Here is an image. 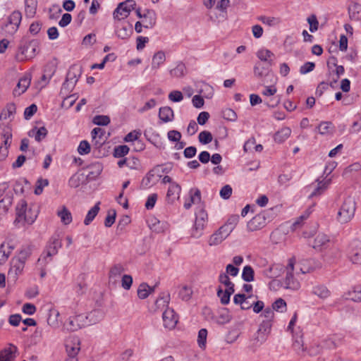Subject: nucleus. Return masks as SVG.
Segmentation results:
<instances>
[{
	"label": "nucleus",
	"mask_w": 361,
	"mask_h": 361,
	"mask_svg": "<svg viewBox=\"0 0 361 361\" xmlns=\"http://www.w3.org/2000/svg\"><path fill=\"white\" fill-rule=\"evenodd\" d=\"M39 45L38 40L23 37L18 47V52L16 55L18 60L24 61L35 57L38 52Z\"/></svg>",
	"instance_id": "obj_1"
},
{
	"label": "nucleus",
	"mask_w": 361,
	"mask_h": 361,
	"mask_svg": "<svg viewBox=\"0 0 361 361\" xmlns=\"http://www.w3.org/2000/svg\"><path fill=\"white\" fill-rule=\"evenodd\" d=\"M170 301V294L168 293L165 296L159 297L156 300V305L159 306L161 302L163 303V306H166L167 308L164 310L162 314V319L164 326L165 328L169 329H173L176 327L178 317L172 308L168 307Z\"/></svg>",
	"instance_id": "obj_2"
},
{
	"label": "nucleus",
	"mask_w": 361,
	"mask_h": 361,
	"mask_svg": "<svg viewBox=\"0 0 361 361\" xmlns=\"http://www.w3.org/2000/svg\"><path fill=\"white\" fill-rule=\"evenodd\" d=\"M356 203L354 198L348 197L344 200L338 211L337 221L341 224L348 223L354 217Z\"/></svg>",
	"instance_id": "obj_3"
},
{
	"label": "nucleus",
	"mask_w": 361,
	"mask_h": 361,
	"mask_svg": "<svg viewBox=\"0 0 361 361\" xmlns=\"http://www.w3.org/2000/svg\"><path fill=\"white\" fill-rule=\"evenodd\" d=\"M31 212L30 209L27 210V204L25 200H20L16 207V219L14 224L16 226L20 227L25 224L31 225L35 221L37 215L31 216L29 213Z\"/></svg>",
	"instance_id": "obj_4"
},
{
	"label": "nucleus",
	"mask_w": 361,
	"mask_h": 361,
	"mask_svg": "<svg viewBox=\"0 0 361 361\" xmlns=\"http://www.w3.org/2000/svg\"><path fill=\"white\" fill-rule=\"evenodd\" d=\"M195 215V224L191 230V237L199 238L203 233V230L207 223L208 216L203 209H200L196 212Z\"/></svg>",
	"instance_id": "obj_5"
},
{
	"label": "nucleus",
	"mask_w": 361,
	"mask_h": 361,
	"mask_svg": "<svg viewBox=\"0 0 361 361\" xmlns=\"http://www.w3.org/2000/svg\"><path fill=\"white\" fill-rule=\"evenodd\" d=\"M86 326H88L85 314H80L69 317L63 324V327L68 331H76Z\"/></svg>",
	"instance_id": "obj_6"
},
{
	"label": "nucleus",
	"mask_w": 361,
	"mask_h": 361,
	"mask_svg": "<svg viewBox=\"0 0 361 361\" xmlns=\"http://www.w3.org/2000/svg\"><path fill=\"white\" fill-rule=\"evenodd\" d=\"M136 3L134 0H126L118 4L117 8L114 11V18L121 20L127 18L132 10L135 9Z\"/></svg>",
	"instance_id": "obj_7"
},
{
	"label": "nucleus",
	"mask_w": 361,
	"mask_h": 361,
	"mask_svg": "<svg viewBox=\"0 0 361 361\" xmlns=\"http://www.w3.org/2000/svg\"><path fill=\"white\" fill-rule=\"evenodd\" d=\"M61 245V242L60 241L59 236H52L50 238L48 245L46 246L41 257L38 259V262H40L41 260L47 261L48 257H51L56 255Z\"/></svg>",
	"instance_id": "obj_8"
},
{
	"label": "nucleus",
	"mask_w": 361,
	"mask_h": 361,
	"mask_svg": "<svg viewBox=\"0 0 361 361\" xmlns=\"http://www.w3.org/2000/svg\"><path fill=\"white\" fill-rule=\"evenodd\" d=\"M22 20V14L19 11H14L8 17L5 25L6 32L9 35H14L19 28Z\"/></svg>",
	"instance_id": "obj_9"
},
{
	"label": "nucleus",
	"mask_w": 361,
	"mask_h": 361,
	"mask_svg": "<svg viewBox=\"0 0 361 361\" xmlns=\"http://www.w3.org/2000/svg\"><path fill=\"white\" fill-rule=\"evenodd\" d=\"M348 257L354 264H361V240H353L349 245Z\"/></svg>",
	"instance_id": "obj_10"
},
{
	"label": "nucleus",
	"mask_w": 361,
	"mask_h": 361,
	"mask_svg": "<svg viewBox=\"0 0 361 361\" xmlns=\"http://www.w3.org/2000/svg\"><path fill=\"white\" fill-rule=\"evenodd\" d=\"M231 232L224 225L221 226L218 231L212 234L209 240L210 246L217 245L226 239Z\"/></svg>",
	"instance_id": "obj_11"
},
{
	"label": "nucleus",
	"mask_w": 361,
	"mask_h": 361,
	"mask_svg": "<svg viewBox=\"0 0 361 361\" xmlns=\"http://www.w3.org/2000/svg\"><path fill=\"white\" fill-rule=\"evenodd\" d=\"M271 326L272 322L262 321L259 324L255 339L260 343H264L271 332Z\"/></svg>",
	"instance_id": "obj_12"
},
{
	"label": "nucleus",
	"mask_w": 361,
	"mask_h": 361,
	"mask_svg": "<svg viewBox=\"0 0 361 361\" xmlns=\"http://www.w3.org/2000/svg\"><path fill=\"white\" fill-rule=\"evenodd\" d=\"M266 224L267 217L265 213H259L248 221L247 226L249 231H255L264 227Z\"/></svg>",
	"instance_id": "obj_13"
},
{
	"label": "nucleus",
	"mask_w": 361,
	"mask_h": 361,
	"mask_svg": "<svg viewBox=\"0 0 361 361\" xmlns=\"http://www.w3.org/2000/svg\"><path fill=\"white\" fill-rule=\"evenodd\" d=\"M24 267L25 264L13 257L11 261L8 276L12 277L13 280H16L18 276L23 273Z\"/></svg>",
	"instance_id": "obj_14"
},
{
	"label": "nucleus",
	"mask_w": 361,
	"mask_h": 361,
	"mask_svg": "<svg viewBox=\"0 0 361 361\" xmlns=\"http://www.w3.org/2000/svg\"><path fill=\"white\" fill-rule=\"evenodd\" d=\"M143 27L151 29L157 23V14L154 10L146 9L143 13Z\"/></svg>",
	"instance_id": "obj_15"
},
{
	"label": "nucleus",
	"mask_w": 361,
	"mask_h": 361,
	"mask_svg": "<svg viewBox=\"0 0 361 361\" xmlns=\"http://www.w3.org/2000/svg\"><path fill=\"white\" fill-rule=\"evenodd\" d=\"M31 82V78L28 75L23 76L21 78L16 87L13 90V94L15 97L20 96L23 94L27 89L29 87Z\"/></svg>",
	"instance_id": "obj_16"
},
{
	"label": "nucleus",
	"mask_w": 361,
	"mask_h": 361,
	"mask_svg": "<svg viewBox=\"0 0 361 361\" xmlns=\"http://www.w3.org/2000/svg\"><path fill=\"white\" fill-rule=\"evenodd\" d=\"M17 350L16 346L10 344L8 348L0 351V361H14Z\"/></svg>",
	"instance_id": "obj_17"
},
{
	"label": "nucleus",
	"mask_w": 361,
	"mask_h": 361,
	"mask_svg": "<svg viewBox=\"0 0 361 361\" xmlns=\"http://www.w3.org/2000/svg\"><path fill=\"white\" fill-rule=\"evenodd\" d=\"M89 170L87 178L90 180H95L102 173L103 166L100 162H94L87 166Z\"/></svg>",
	"instance_id": "obj_18"
},
{
	"label": "nucleus",
	"mask_w": 361,
	"mask_h": 361,
	"mask_svg": "<svg viewBox=\"0 0 361 361\" xmlns=\"http://www.w3.org/2000/svg\"><path fill=\"white\" fill-rule=\"evenodd\" d=\"M5 196L0 200V213H6L13 204V194L9 189L6 190Z\"/></svg>",
	"instance_id": "obj_19"
},
{
	"label": "nucleus",
	"mask_w": 361,
	"mask_h": 361,
	"mask_svg": "<svg viewBox=\"0 0 361 361\" xmlns=\"http://www.w3.org/2000/svg\"><path fill=\"white\" fill-rule=\"evenodd\" d=\"M5 196L0 200V213H6L13 204V194L9 189L6 190Z\"/></svg>",
	"instance_id": "obj_20"
},
{
	"label": "nucleus",
	"mask_w": 361,
	"mask_h": 361,
	"mask_svg": "<svg viewBox=\"0 0 361 361\" xmlns=\"http://www.w3.org/2000/svg\"><path fill=\"white\" fill-rule=\"evenodd\" d=\"M181 188L177 183H172L168 189L166 193V200L169 203H173L176 199L179 197Z\"/></svg>",
	"instance_id": "obj_21"
},
{
	"label": "nucleus",
	"mask_w": 361,
	"mask_h": 361,
	"mask_svg": "<svg viewBox=\"0 0 361 361\" xmlns=\"http://www.w3.org/2000/svg\"><path fill=\"white\" fill-rule=\"evenodd\" d=\"M33 247L34 246L32 245L23 246L14 257L25 264L26 261L30 258L32 253Z\"/></svg>",
	"instance_id": "obj_22"
},
{
	"label": "nucleus",
	"mask_w": 361,
	"mask_h": 361,
	"mask_svg": "<svg viewBox=\"0 0 361 361\" xmlns=\"http://www.w3.org/2000/svg\"><path fill=\"white\" fill-rule=\"evenodd\" d=\"M348 14L352 20H361V4L353 2L348 6Z\"/></svg>",
	"instance_id": "obj_23"
},
{
	"label": "nucleus",
	"mask_w": 361,
	"mask_h": 361,
	"mask_svg": "<svg viewBox=\"0 0 361 361\" xmlns=\"http://www.w3.org/2000/svg\"><path fill=\"white\" fill-rule=\"evenodd\" d=\"M284 284V287L286 289H290L293 290H298L300 287L299 281L294 278L293 274L291 272H286Z\"/></svg>",
	"instance_id": "obj_24"
},
{
	"label": "nucleus",
	"mask_w": 361,
	"mask_h": 361,
	"mask_svg": "<svg viewBox=\"0 0 361 361\" xmlns=\"http://www.w3.org/2000/svg\"><path fill=\"white\" fill-rule=\"evenodd\" d=\"M66 350L68 357L66 360L75 359L78 360L76 355L80 350V342L77 340L75 343H67L66 344Z\"/></svg>",
	"instance_id": "obj_25"
},
{
	"label": "nucleus",
	"mask_w": 361,
	"mask_h": 361,
	"mask_svg": "<svg viewBox=\"0 0 361 361\" xmlns=\"http://www.w3.org/2000/svg\"><path fill=\"white\" fill-rule=\"evenodd\" d=\"M16 113V104L13 102L6 104L0 114V121L6 120L10 118H13Z\"/></svg>",
	"instance_id": "obj_26"
},
{
	"label": "nucleus",
	"mask_w": 361,
	"mask_h": 361,
	"mask_svg": "<svg viewBox=\"0 0 361 361\" xmlns=\"http://www.w3.org/2000/svg\"><path fill=\"white\" fill-rule=\"evenodd\" d=\"M159 118L164 123L173 121L174 118L173 109L170 106L161 107L159 111Z\"/></svg>",
	"instance_id": "obj_27"
},
{
	"label": "nucleus",
	"mask_w": 361,
	"mask_h": 361,
	"mask_svg": "<svg viewBox=\"0 0 361 361\" xmlns=\"http://www.w3.org/2000/svg\"><path fill=\"white\" fill-rule=\"evenodd\" d=\"M47 133L48 130L44 126L39 128L35 127L28 132V135L30 137L34 136L35 140L39 142L47 137Z\"/></svg>",
	"instance_id": "obj_28"
},
{
	"label": "nucleus",
	"mask_w": 361,
	"mask_h": 361,
	"mask_svg": "<svg viewBox=\"0 0 361 361\" xmlns=\"http://www.w3.org/2000/svg\"><path fill=\"white\" fill-rule=\"evenodd\" d=\"M330 240L329 237L324 233H319L314 240V245H312L314 249L322 250L327 247Z\"/></svg>",
	"instance_id": "obj_29"
},
{
	"label": "nucleus",
	"mask_w": 361,
	"mask_h": 361,
	"mask_svg": "<svg viewBox=\"0 0 361 361\" xmlns=\"http://www.w3.org/2000/svg\"><path fill=\"white\" fill-rule=\"evenodd\" d=\"M81 74V70L76 66H72L68 70L66 80L72 83V86H75Z\"/></svg>",
	"instance_id": "obj_30"
},
{
	"label": "nucleus",
	"mask_w": 361,
	"mask_h": 361,
	"mask_svg": "<svg viewBox=\"0 0 361 361\" xmlns=\"http://www.w3.org/2000/svg\"><path fill=\"white\" fill-rule=\"evenodd\" d=\"M274 54L269 49H262L257 52L258 59L264 62H267L269 66L273 65V60L271 58Z\"/></svg>",
	"instance_id": "obj_31"
},
{
	"label": "nucleus",
	"mask_w": 361,
	"mask_h": 361,
	"mask_svg": "<svg viewBox=\"0 0 361 361\" xmlns=\"http://www.w3.org/2000/svg\"><path fill=\"white\" fill-rule=\"evenodd\" d=\"M88 325L99 322L103 318V312L99 310H94L85 315Z\"/></svg>",
	"instance_id": "obj_32"
},
{
	"label": "nucleus",
	"mask_w": 361,
	"mask_h": 361,
	"mask_svg": "<svg viewBox=\"0 0 361 361\" xmlns=\"http://www.w3.org/2000/svg\"><path fill=\"white\" fill-rule=\"evenodd\" d=\"M283 267L279 264L273 265L263 271L264 275L269 279H274L280 275V271Z\"/></svg>",
	"instance_id": "obj_33"
},
{
	"label": "nucleus",
	"mask_w": 361,
	"mask_h": 361,
	"mask_svg": "<svg viewBox=\"0 0 361 361\" xmlns=\"http://www.w3.org/2000/svg\"><path fill=\"white\" fill-rule=\"evenodd\" d=\"M13 247L8 244L6 246L4 243L0 245V265L4 264L9 257Z\"/></svg>",
	"instance_id": "obj_34"
},
{
	"label": "nucleus",
	"mask_w": 361,
	"mask_h": 361,
	"mask_svg": "<svg viewBox=\"0 0 361 361\" xmlns=\"http://www.w3.org/2000/svg\"><path fill=\"white\" fill-rule=\"evenodd\" d=\"M291 130L289 128H283L276 132L274 136L276 142L281 143L284 142L290 135Z\"/></svg>",
	"instance_id": "obj_35"
},
{
	"label": "nucleus",
	"mask_w": 361,
	"mask_h": 361,
	"mask_svg": "<svg viewBox=\"0 0 361 361\" xmlns=\"http://www.w3.org/2000/svg\"><path fill=\"white\" fill-rule=\"evenodd\" d=\"M166 60L165 54L162 51H159L154 54L152 58V68L158 69L161 64Z\"/></svg>",
	"instance_id": "obj_36"
},
{
	"label": "nucleus",
	"mask_w": 361,
	"mask_h": 361,
	"mask_svg": "<svg viewBox=\"0 0 361 361\" xmlns=\"http://www.w3.org/2000/svg\"><path fill=\"white\" fill-rule=\"evenodd\" d=\"M99 204L100 202H97L94 206L89 210L84 220L85 225H89L97 215L99 211Z\"/></svg>",
	"instance_id": "obj_37"
},
{
	"label": "nucleus",
	"mask_w": 361,
	"mask_h": 361,
	"mask_svg": "<svg viewBox=\"0 0 361 361\" xmlns=\"http://www.w3.org/2000/svg\"><path fill=\"white\" fill-rule=\"evenodd\" d=\"M312 293L322 299H325L330 295L329 290L323 285H317L313 287Z\"/></svg>",
	"instance_id": "obj_38"
},
{
	"label": "nucleus",
	"mask_w": 361,
	"mask_h": 361,
	"mask_svg": "<svg viewBox=\"0 0 361 361\" xmlns=\"http://www.w3.org/2000/svg\"><path fill=\"white\" fill-rule=\"evenodd\" d=\"M57 214L61 218V222L65 225H68L72 221L71 213L65 206L57 212Z\"/></svg>",
	"instance_id": "obj_39"
},
{
	"label": "nucleus",
	"mask_w": 361,
	"mask_h": 361,
	"mask_svg": "<svg viewBox=\"0 0 361 361\" xmlns=\"http://www.w3.org/2000/svg\"><path fill=\"white\" fill-rule=\"evenodd\" d=\"M232 319V316L228 308H222L219 311L217 322L220 324H227Z\"/></svg>",
	"instance_id": "obj_40"
},
{
	"label": "nucleus",
	"mask_w": 361,
	"mask_h": 361,
	"mask_svg": "<svg viewBox=\"0 0 361 361\" xmlns=\"http://www.w3.org/2000/svg\"><path fill=\"white\" fill-rule=\"evenodd\" d=\"M317 128L321 135L331 134L334 131V126L332 123L327 121L321 122Z\"/></svg>",
	"instance_id": "obj_41"
},
{
	"label": "nucleus",
	"mask_w": 361,
	"mask_h": 361,
	"mask_svg": "<svg viewBox=\"0 0 361 361\" xmlns=\"http://www.w3.org/2000/svg\"><path fill=\"white\" fill-rule=\"evenodd\" d=\"M192 295V290L188 286H183L180 288L178 297L184 301H188Z\"/></svg>",
	"instance_id": "obj_42"
},
{
	"label": "nucleus",
	"mask_w": 361,
	"mask_h": 361,
	"mask_svg": "<svg viewBox=\"0 0 361 361\" xmlns=\"http://www.w3.org/2000/svg\"><path fill=\"white\" fill-rule=\"evenodd\" d=\"M255 271L252 267L247 265L243 268L242 273V279L245 282H251L254 281Z\"/></svg>",
	"instance_id": "obj_43"
},
{
	"label": "nucleus",
	"mask_w": 361,
	"mask_h": 361,
	"mask_svg": "<svg viewBox=\"0 0 361 361\" xmlns=\"http://www.w3.org/2000/svg\"><path fill=\"white\" fill-rule=\"evenodd\" d=\"M151 287L146 283H142L137 288V296L140 299H145L150 294Z\"/></svg>",
	"instance_id": "obj_44"
},
{
	"label": "nucleus",
	"mask_w": 361,
	"mask_h": 361,
	"mask_svg": "<svg viewBox=\"0 0 361 361\" xmlns=\"http://www.w3.org/2000/svg\"><path fill=\"white\" fill-rule=\"evenodd\" d=\"M185 69L186 68L185 64L183 63H179L173 69L170 71V74L172 77L180 78L184 76Z\"/></svg>",
	"instance_id": "obj_45"
},
{
	"label": "nucleus",
	"mask_w": 361,
	"mask_h": 361,
	"mask_svg": "<svg viewBox=\"0 0 361 361\" xmlns=\"http://www.w3.org/2000/svg\"><path fill=\"white\" fill-rule=\"evenodd\" d=\"M153 221V220L152 221ZM154 221L150 226L151 229L156 233H163L167 228V224L165 222H161L157 219H154Z\"/></svg>",
	"instance_id": "obj_46"
},
{
	"label": "nucleus",
	"mask_w": 361,
	"mask_h": 361,
	"mask_svg": "<svg viewBox=\"0 0 361 361\" xmlns=\"http://www.w3.org/2000/svg\"><path fill=\"white\" fill-rule=\"evenodd\" d=\"M133 33V29L130 26L128 27H122L121 28L116 30V34L117 37L122 39H126L130 37V36Z\"/></svg>",
	"instance_id": "obj_47"
},
{
	"label": "nucleus",
	"mask_w": 361,
	"mask_h": 361,
	"mask_svg": "<svg viewBox=\"0 0 361 361\" xmlns=\"http://www.w3.org/2000/svg\"><path fill=\"white\" fill-rule=\"evenodd\" d=\"M129 150L130 149L127 145L116 146L114 149L113 154L116 158L123 157L128 153Z\"/></svg>",
	"instance_id": "obj_48"
},
{
	"label": "nucleus",
	"mask_w": 361,
	"mask_h": 361,
	"mask_svg": "<svg viewBox=\"0 0 361 361\" xmlns=\"http://www.w3.org/2000/svg\"><path fill=\"white\" fill-rule=\"evenodd\" d=\"M207 337V330L201 329L198 332L197 343L200 348H205Z\"/></svg>",
	"instance_id": "obj_49"
},
{
	"label": "nucleus",
	"mask_w": 361,
	"mask_h": 361,
	"mask_svg": "<svg viewBox=\"0 0 361 361\" xmlns=\"http://www.w3.org/2000/svg\"><path fill=\"white\" fill-rule=\"evenodd\" d=\"M216 294L217 296L220 298V302L222 305H228L230 302L231 295H229L228 292L224 290L221 287L219 286L218 288Z\"/></svg>",
	"instance_id": "obj_50"
},
{
	"label": "nucleus",
	"mask_w": 361,
	"mask_h": 361,
	"mask_svg": "<svg viewBox=\"0 0 361 361\" xmlns=\"http://www.w3.org/2000/svg\"><path fill=\"white\" fill-rule=\"evenodd\" d=\"M1 135L3 138L12 139V128L9 123H0Z\"/></svg>",
	"instance_id": "obj_51"
},
{
	"label": "nucleus",
	"mask_w": 361,
	"mask_h": 361,
	"mask_svg": "<svg viewBox=\"0 0 361 361\" xmlns=\"http://www.w3.org/2000/svg\"><path fill=\"white\" fill-rule=\"evenodd\" d=\"M239 219L240 217L238 214L232 215L228 219L226 223L224 226L227 227V228L232 232L237 225Z\"/></svg>",
	"instance_id": "obj_52"
},
{
	"label": "nucleus",
	"mask_w": 361,
	"mask_h": 361,
	"mask_svg": "<svg viewBox=\"0 0 361 361\" xmlns=\"http://www.w3.org/2000/svg\"><path fill=\"white\" fill-rule=\"evenodd\" d=\"M198 139L200 142L203 145H207L212 141L213 137L210 132L204 130L200 133Z\"/></svg>",
	"instance_id": "obj_53"
},
{
	"label": "nucleus",
	"mask_w": 361,
	"mask_h": 361,
	"mask_svg": "<svg viewBox=\"0 0 361 361\" xmlns=\"http://www.w3.org/2000/svg\"><path fill=\"white\" fill-rule=\"evenodd\" d=\"M222 116L224 119L229 121H235L237 119V114L233 109L226 108L221 112Z\"/></svg>",
	"instance_id": "obj_54"
},
{
	"label": "nucleus",
	"mask_w": 361,
	"mask_h": 361,
	"mask_svg": "<svg viewBox=\"0 0 361 361\" xmlns=\"http://www.w3.org/2000/svg\"><path fill=\"white\" fill-rule=\"evenodd\" d=\"M124 271V268L121 264H115L109 271V278L114 279L119 276Z\"/></svg>",
	"instance_id": "obj_55"
},
{
	"label": "nucleus",
	"mask_w": 361,
	"mask_h": 361,
	"mask_svg": "<svg viewBox=\"0 0 361 361\" xmlns=\"http://www.w3.org/2000/svg\"><path fill=\"white\" fill-rule=\"evenodd\" d=\"M271 309L273 311L283 312L286 310V302L283 299L279 298L272 304Z\"/></svg>",
	"instance_id": "obj_56"
},
{
	"label": "nucleus",
	"mask_w": 361,
	"mask_h": 361,
	"mask_svg": "<svg viewBox=\"0 0 361 361\" xmlns=\"http://www.w3.org/2000/svg\"><path fill=\"white\" fill-rule=\"evenodd\" d=\"M110 121V118L104 115H97L93 118V123L97 126H107Z\"/></svg>",
	"instance_id": "obj_57"
},
{
	"label": "nucleus",
	"mask_w": 361,
	"mask_h": 361,
	"mask_svg": "<svg viewBox=\"0 0 361 361\" xmlns=\"http://www.w3.org/2000/svg\"><path fill=\"white\" fill-rule=\"evenodd\" d=\"M310 25V31L311 32H316L319 28V21L314 14L310 15L307 19Z\"/></svg>",
	"instance_id": "obj_58"
},
{
	"label": "nucleus",
	"mask_w": 361,
	"mask_h": 361,
	"mask_svg": "<svg viewBox=\"0 0 361 361\" xmlns=\"http://www.w3.org/2000/svg\"><path fill=\"white\" fill-rule=\"evenodd\" d=\"M48 184H49V181L47 179H43L42 178H39L37 180L36 188L35 189V194L37 195L42 194V192L43 191V188L45 186L48 185Z\"/></svg>",
	"instance_id": "obj_59"
},
{
	"label": "nucleus",
	"mask_w": 361,
	"mask_h": 361,
	"mask_svg": "<svg viewBox=\"0 0 361 361\" xmlns=\"http://www.w3.org/2000/svg\"><path fill=\"white\" fill-rule=\"evenodd\" d=\"M78 152L80 154H87L90 152V145L87 140H82L80 142L78 147Z\"/></svg>",
	"instance_id": "obj_60"
},
{
	"label": "nucleus",
	"mask_w": 361,
	"mask_h": 361,
	"mask_svg": "<svg viewBox=\"0 0 361 361\" xmlns=\"http://www.w3.org/2000/svg\"><path fill=\"white\" fill-rule=\"evenodd\" d=\"M267 69L260 62H257L254 67V73L255 76L262 78L265 75Z\"/></svg>",
	"instance_id": "obj_61"
},
{
	"label": "nucleus",
	"mask_w": 361,
	"mask_h": 361,
	"mask_svg": "<svg viewBox=\"0 0 361 361\" xmlns=\"http://www.w3.org/2000/svg\"><path fill=\"white\" fill-rule=\"evenodd\" d=\"M140 135V130H133L126 135V137H124V141L128 142L133 141L136 142L137 140H139Z\"/></svg>",
	"instance_id": "obj_62"
},
{
	"label": "nucleus",
	"mask_w": 361,
	"mask_h": 361,
	"mask_svg": "<svg viewBox=\"0 0 361 361\" xmlns=\"http://www.w3.org/2000/svg\"><path fill=\"white\" fill-rule=\"evenodd\" d=\"M37 111V106L36 104H32L28 107L25 108L24 111V118L26 120H29Z\"/></svg>",
	"instance_id": "obj_63"
},
{
	"label": "nucleus",
	"mask_w": 361,
	"mask_h": 361,
	"mask_svg": "<svg viewBox=\"0 0 361 361\" xmlns=\"http://www.w3.org/2000/svg\"><path fill=\"white\" fill-rule=\"evenodd\" d=\"M315 68V63L313 62H306L300 68V74L305 75L314 70Z\"/></svg>",
	"instance_id": "obj_64"
}]
</instances>
